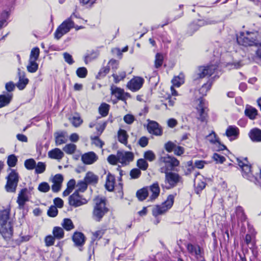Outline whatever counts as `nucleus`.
Listing matches in <instances>:
<instances>
[{"instance_id": "obj_1", "label": "nucleus", "mask_w": 261, "mask_h": 261, "mask_svg": "<svg viewBox=\"0 0 261 261\" xmlns=\"http://www.w3.org/2000/svg\"><path fill=\"white\" fill-rule=\"evenodd\" d=\"M237 40L238 44L245 46L260 45L261 35L256 32H241Z\"/></svg>"}, {"instance_id": "obj_2", "label": "nucleus", "mask_w": 261, "mask_h": 261, "mask_svg": "<svg viewBox=\"0 0 261 261\" xmlns=\"http://www.w3.org/2000/svg\"><path fill=\"white\" fill-rule=\"evenodd\" d=\"M94 202L92 218L95 221L100 222L104 215L108 212L109 209L106 206L105 199L97 197L94 199Z\"/></svg>"}, {"instance_id": "obj_3", "label": "nucleus", "mask_w": 261, "mask_h": 261, "mask_svg": "<svg viewBox=\"0 0 261 261\" xmlns=\"http://www.w3.org/2000/svg\"><path fill=\"white\" fill-rule=\"evenodd\" d=\"M238 164L241 169L243 176L250 181L255 182L257 176L253 173L251 165L249 163L247 158H237Z\"/></svg>"}, {"instance_id": "obj_4", "label": "nucleus", "mask_w": 261, "mask_h": 261, "mask_svg": "<svg viewBox=\"0 0 261 261\" xmlns=\"http://www.w3.org/2000/svg\"><path fill=\"white\" fill-rule=\"evenodd\" d=\"M159 161L161 164H164V165L160 168V171L161 173L171 172L179 164L178 160L175 157L169 154H165L164 156H161Z\"/></svg>"}, {"instance_id": "obj_5", "label": "nucleus", "mask_w": 261, "mask_h": 261, "mask_svg": "<svg viewBox=\"0 0 261 261\" xmlns=\"http://www.w3.org/2000/svg\"><path fill=\"white\" fill-rule=\"evenodd\" d=\"M10 173L6 177L7 182L5 185V190L9 193H15L19 180L18 172L14 169H10Z\"/></svg>"}, {"instance_id": "obj_6", "label": "nucleus", "mask_w": 261, "mask_h": 261, "mask_svg": "<svg viewBox=\"0 0 261 261\" xmlns=\"http://www.w3.org/2000/svg\"><path fill=\"white\" fill-rule=\"evenodd\" d=\"M73 16L77 17L74 13L71 16L64 20L57 28L55 33V37L57 39H60L64 35L70 31L74 27V22L72 20Z\"/></svg>"}, {"instance_id": "obj_7", "label": "nucleus", "mask_w": 261, "mask_h": 261, "mask_svg": "<svg viewBox=\"0 0 261 261\" xmlns=\"http://www.w3.org/2000/svg\"><path fill=\"white\" fill-rule=\"evenodd\" d=\"M165 185H162L163 188L170 189L176 186L179 183L182 182V178L178 174L172 172H165Z\"/></svg>"}, {"instance_id": "obj_8", "label": "nucleus", "mask_w": 261, "mask_h": 261, "mask_svg": "<svg viewBox=\"0 0 261 261\" xmlns=\"http://www.w3.org/2000/svg\"><path fill=\"white\" fill-rule=\"evenodd\" d=\"M199 103L196 107L197 119L200 122H206L208 117V104L205 99L200 97L198 99Z\"/></svg>"}, {"instance_id": "obj_9", "label": "nucleus", "mask_w": 261, "mask_h": 261, "mask_svg": "<svg viewBox=\"0 0 261 261\" xmlns=\"http://www.w3.org/2000/svg\"><path fill=\"white\" fill-rule=\"evenodd\" d=\"M174 196L170 195L168 196L166 200L161 205H156L152 210V215L155 217L159 215L163 214L170 209L174 202Z\"/></svg>"}, {"instance_id": "obj_10", "label": "nucleus", "mask_w": 261, "mask_h": 261, "mask_svg": "<svg viewBox=\"0 0 261 261\" xmlns=\"http://www.w3.org/2000/svg\"><path fill=\"white\" fill-rule=\"evenodd\" d=\"M218 65L211 64L206 66H199L195 73V79H202L211 76L217 70Z\"/></svg>"}, {"instance_id": "obj_11", "label": "nucleus", "mask_w": 261, "mask_h": 261, "mask_svg": "<svg viewBox=\"0 0 261 261\" xmlns=\"http://www.w3.org/2000/svg\"><path fill=\"white\" fill-rule=\"evenodd\" d=\"M33 188H30L29 189L23 188L19 191L17 197V203L20 210L23 209L25 202L29 200V195L31 194V192Z\"/></svg>"}, {"instance_id": "obj_12", "label": "nucleus", "mask_w": 261, "mask_h": 261, "mask_svg": "<svg viewBox=\"0 0 261 261\" xmlns=\"http://www.w3.org/2000/svg\"><path fill=\"white\" fill-rule=\"evenodd\" d=\"M0 233L5 240H10L13 233L12 223L11 222L2 223L0 226Z\"/></svg>"}, {"instance_id": "obj_13", "label": "nucleus", "mask_w": 261, "mask_h": 261, "mask_svg": "<svg viewBox=\"0 0 261 261\" xmlns=\"http://www.w3.org/2000/svg\"><path fill=\"white\" fill-rule=\"evenodd\" d=\"M144 83L143 78L140 76H135L127 83V87L132 92H136L142 87Z\"/></svg>"}, {"instance_id": "obj_14", "label": "nucleus", "mask_w": 261, "mask_h": 261, "mask_svg": "<svg viewBox=\"0 0 261 261\" xmlns=\"http://www.w3.org/2000/svg\"><path fill=\"white\" fill-rule=\"evenodd\" d=\"M87 203V200L75 191L69 197V204L74 207H78Z\"/></svg>"}, {"instance_id": "obj_15", "label": "nucleus", "mask_w": 261, "mask_h": 261, "mask_svg": "<svg viewBox=\"0 0 261 261\" xmlns=\"http://www.w3.org/2000/svg\"><path fill=\"white\" fill-rule=\"evenodd\" d=\"M186 248L189 254L194 256L197 259L203 258V252L199 245L188 243L186 245Z\"/></svg>"}, {"instance_id": "obj_16", "label": "nucleus", "mask_w": 261, "mask_h": 261, "mask_svg": "<svg viewBox=\"0 0 261 261\" xmlns=\"http://www.w3.org/2000/svg\"><path fill=\"white\" fill-rule=\"evenodd\" d=\"M147 121L148 122L147 129L149 133L157 136L162 135L163 130L157 122L150 119H148Z\"/></svg>"}, {"instance_id": "obj_17", "label": "nucleus", "mask_w": 261, "mask_h": 261, "mask_svg": "<svg viewBox=\"0 0 261 261\" xmlns=\"http://www.w3.org/2000/svg\"><path fill=\"white\" fill-rule=\"evenodd\" d=\"M111 91L112 94L114 95L118 100L125 101L127 98L130 97V94L128 93L125 92L123 89L115 85L111 86Z\"/></svg>"}, {"instance_id": "obj_18", "label": "nucleus", "mask_w": 261, "mask_h": 261, "mask_svg": "<svg viewBox=\"0 0 261 261\" xmlns=\"http://www.w3.org/2000/svg\"><path fill=\"white\" fill-rule=\"evenodd\" d=\"M118 159L120 163L126 165L134 160V155L130 151H118Z\"/></svg>"}, {"instance_id": "obj_19", "label": "nucleus", "mask_w": 261, "mask_h": 261, "mask_svg": "<svg viewBox=\"0 0 261 261\" xmlns=\"http://www.w3.org/2000/svg\"><path fill=\"white\" fill-rule=\"evenodd\" d=\"M215 20H211L209 18L206 19H199L196 22H193L191 23L189 27V29L193 32L197 31L199 28L202 26L208 24H212L215 23Z\"/></svg>"}, {"instance_id": "obj_20", "label": "nucleus", "mask_w": 261, "mask_h": 261, "mask_svg": "<svg viewBox=\"0 0 261 261\" xmlns=\"http://www.w3.org/2000/svg\"><path fill=\"white\" fill-rule=\"evenodd\" d=\"M98 155L93 151L85 153L82 155L81 160L86 165H91L97 161Z\"/></svg>"}, {"instance_id": "obj_21", "label": "nucleus", "mask_w": 261, "mask_h": 261, "mask_svg": "<svg viewBox=\"0 0 261 261\" xmlns=\"http://www.w3.org/2000/svg\"><path fill=\"white\" fill-rule=\"evenodd\" d=\"M240 134V130L238 127L235 125H229L225 132V135L231 141L238 139Z\"/></svg>"}, {"instance_id": "obj_22", "label": "nucleus", "mask_w": 261, "mask_h": 261, "mask_svg": "<svg viewBox=\"0 0 261 261\" xmlns=\"http://www.w3.org/2000/svg\"><path fill=\"white\" fill-rule=\"evenodd\" d=\"M194 176V186L195 187V191L197 194H199L205 187L206 183L205 180L199 173H195Z\"/></svg>"}, {"instance_id": "obj_23", "label": "nucleus", "mask_w": 261, "mask_h": 261, "mask_svg": "<svg viewBox=\"0 0 261 261\" xmlns=\"http://www.w3.org/2000/svg\"><path fill=\"white\" fill-rule=\"evenodd\" d=\"M236 216L234 214L231 215V219L232 223H236L237 220L238 222H244L246 219V216L245 215L243 208L238 206L236 208Z\"/></svg>"}, {"instance_id": "obj_24", "label": "nucleus", "mask_w": 261, "mask_h": 261, "mask_svg": "<svg viewBox=\"0 0 261 261\" xmlns=\"http://www.w3.org/2000/svg\"><path fill=\"white\" fill-rule=\"evenodd\" d=\"M18 76L19 81L16 84L17 87L20 90L25 88L29 83V79L25 77V73L21 71L19 68L18 69Z\"/></svg>"}, {"instance_id": "obj_25", "label": "nucleus", "mask_w": 261, "mask_h": 261, "mask_svg": "<svg viewBox=\"0 0 261 261\" xmlns=\"http://www.w3.org/2000/svg\"><path fill=\"white\" fill-rule=\"evenodd\" d=\"M72 240L75 245L79 247V250H83L82 246L85 242V237L84 234L80 232H75L72 236Z\"/></svg>"}, {"instance_id": "obj_26", "label": "nucleus", "mask_w": 261, "mask_h": 261, "mask_svg": "<svg viewBox=\"0 0 261 261\" xmlns=\"http://www.w3.org/2000/svg\"><path fill=\"white\" fill-rule=\"evenodd\" d=\"M56 145H60L67 142L68 140L67 133L65 131H59L54 134Z\"/></svg>"}, {"instance_id": "obj_27", "label": "nucleus", "mask_w": 261, "mask_h": 261, "mask_svg": "<svg viewBox=\"0 0 261 261\" xmlns=\"http://www.w3.org/2000/svg\"><path fill=\"white\" fill-rule=\"evenodd\" d=\"M115 183V176L111 173L109 172L106 178V182L105 184L106 189L109 191H113L114 189Z\"/></svg>"}, {"instance_id": "obj_28", "label": "nucleus", "mask_w": 261, "mask_h": 261, "mask_svg": "<svg viewBox=\"0 0 261 261\" xmlns=\"http://www.w3.org/2000/svg\"><path fill=\"white\" fill-rule=\"evenodd\" d=\"M249 137L253 142H261V129L257 128L251 129L249 132Z\"/></svg>"}, {"instance_id": "obj_29", "label": "nucleus", "mask_w": 261, "mask_h": 261, "mask_svg": "<svg viewBox=\"0 0 261 261\" xmlns=\"http://www.w3.org/2000/svg\"><path fill=\"white\" fill-rule=\"evenodd\" d=\"M148 188V191L149 190L151 193L150 198L151 200L156 199L159 195L160 193V189L158 182L153 183Z\"/></svg>"}, {"instance_id": "obj_30", "label": "nucleus", "mask_w": 261, "mask_h": 261, "mask_svg": "<svg viewBox=\"0 0 261 261\" xmlns=\"http://www.w3.org/2000/svg\"><path fill=\"white\" fill-rule=\"evenodd\" d=\"M48 155L51 159L61 160L64 156V153L60 149L56 148L50 150Z\"/></svg>"}, {"instance_id": "obj_31", "label": "nucleus", "mask_w": 261, "mask_h": 261, "mask_svg": "<svg viewBox=\"0 0 261 261\" xmlns=\"http://www.w3.org/2000/svg\"><path fill=\"white\" fill-rule=\"evenodd\" d=\"M245 114L250 119L253 120L257 115V110L250 105H246L245 110Z\"/></svg>"}, {"instance_id": "obj_32", "label": "nucleus", "mask_w": 261, "mask_h": 261, "mask_svg": "<svg viewBox=\"0 0 261 261\" xmlns=\"http://www.w3.org/2000/svg\"><path fill=\"white\" fill-rule=\"evenodd\" d=\"M89 184H96L98 180V177L92 172H88L86 173L84 179Z\"/></svg>"}, {"instance_id": "obj_33", "label": "nucleus", "mask_w": 261, "mask_h": 261, "mask_svg": "<svg viewBox=\"0 0 261 261\" xmlns=\"http://www.w3.org/2000/svg\"><path fill=\"white\" fill-rule=\"evenodd\" d=\"M10 9H7L3 10L0 16V29L3 28V26H6L7 24V20L8 19L10 15Z\"/></svg>"}, {"instance_id": "obj_34", "label": "nucleus", "mask_w": 261, "mask_h": 261, "mask_svg": "<svg viewBox=\"0 0 261 261\" xmlns=\"http://www.w3.org/2000/svg\"><path fill=\"white\" fill-rule=\"evenodd\" d=\"M128 137V136L126 130L120 129L118 132V141L125 145H126L127 144Z\"/></svg>"}, {"instance_id": "obj_35", "label": "nucleus", "mask_w": 261, "mask_h": 261, "mask_svg": "<svg viewBox=\"0 0 261 261\" xmlns=\"http://www.w3.org/2000/svg\"><path fill=\"white\" fill-rule=\"evenodd\" d=\"M149 194L148 188L145 187L138 190L136 193L137 196L139 200L143 201L146 199Z\"/></svg>"}, {"instance_id": "obj_36", "label": "nucleus", "mask_w": 261, "mask_h": 261, "mask_svg": "<svg viewBox=\"0 0 261 261\" xmlns=\"http://www.w3.org/2000/svg\"><path fill=\"white\" fill-rule=\"evenodd\" d=\"M11 99L9 94L0 95V108L8 105Z\"/></svg>"}, {"instance_id": "obj_37", "label": "nucleus", "mask_w": 261, "mask_h": 261, "mask_svg": "<svg viewBox=\"0 0 261 261\" xmlns=\"http://www.w3.org/2000/svg\"><path fill=\"white\" fill-rule=\"evenodd\" d=\"M54 237L57 239H61L64 236V230L62 228L58 226L55 227L53 230Z\"/></svg>"}, {"instance_id": "obj_38", "label": "nucleus", "mask_w": 261, "mask_h": 261, "mask_svg": "<svg viewBox=\"0 0 261 261\" xmlns=\"http://www.w3.org/2000/svg\"><path fill=\"white\" fill-rule=\"evenodd\" d=\"M110 108V106L109 105L106 103H101L98 109L99 114L102 117H106L109 113Z\"/></svg>"}, {"instance_id": "obj_39", "label": "nucleus", "mask_w": 261, "mask_h": 261, "mask_svg": "<svg viewBox=\"0 0 261 261\" xmlns=\"http://www.w3.org/2000/svg\"><path fill=\"white\" fill-rule=\"evenodd\" d=\"M212 85V82L210 81L203 84L199 89V94L202 96L206 95L207 91L211 89Z\"/></svg>"}, {"instance_id": "obj_40", "label": "nucleus", "mask_w": 261, "mask_h": 261, "mask_svg": "<svg viewBox=\"0 0 261 261\" xmlns=\"http://www.w3.org/2000/svg\"><path fill=\"white\" fill-rule=\"evenodd\" d=\"M76 149V145L73 143L67 144L63 148V150L68 154H73Z\"/></svg>"}, {"instance_id": "obj_41", "label": "nucleus", "mask_w": 261, "mask_h": 261, "mask_svg": "<svg viewBox=\"0 0 261 261\" xmlns=\"http://www.w3.org/2000/svg\"><path fill=\"white\" fill-rule=\"evenodd\" d=\"M28 72L30 73L35 72L38 69V64L36 61L29 60L28 65L27 66Z\"/></svg>"}, {"instance_id": "obj_42", "label": "nucleus", "mask_w": 261, "mask_h": 261, "mask_svg": "<svg viewBox=\"0 0 261 261\" xmlns=\"http://www.w3.org/2000/svg\"><path fill=\"white\" fill-rule=\"evenodd\" d=\"M10 216V210L8 209H5L0 211V221L2 223H8L7 221L9 219Z\"/></svg>"}, {"instance_id": "obj_43", "label": "nucleus", "mask_w": 261, "mask_h": 261, "mask_svg": "<svg viewBox=\"0 0 261 261\" xmlns=\"http://www.w3.org/2000/svg\"><path fill=\"white\" fill-rule=\"evenodd\" d=\"M62 225L63 228L67 231H70L74 228V225L71 219L68 218L64 219Z\"/></svg>"}, {"instance_id": "obj_44", "label": "nucleus", "mask_w": 261, "mask_h": 261, "mask_svg": "<svg viewBox=\"0 0 261 261\" xmlns=\"http://www.w3.org/2000/svg\"><path fill=\"white\" fill-rule=\"evenodd\" d=\"M40 50L37 47L32 48L30 55L29 60L35 61L38 60L39 56Z\"/></svg>"}, {"instance_id": "obj_45", "label": "nucleus", "mask_w": 261, "mask_h": 261, "mask_svg": "<svg viewBox=\"0 0 261 261\" xmlns=\"http://www.w3.org/2000/svg\"><path fill=\"white\" fill-rule=\"evenodd\" d=\"M70 121L72 124L75 127L80 126L83 123V120L78 114L73 116L70 119Z\"/></svg>"}, {"instance_id": "obj_46", "label": "nucleus", "mask_w": 261, "mask_h": 261, "mask_svg": "<svg viewBox=\"0 0 261 261\" xmlns=\"http://www.w3.org/2000/svg\"><path fill=\"white\" fill-rule=\"evenodd\" d=\"M105 233V230H99L97 231H96L94 232H93V237L92 238V241H91V245L90 246V248H91L92 246L93 245L94 241L96 239H100L102 238L103 235Z\"/></svg>"}, {"instance_id": "obj_47", "label": "nucleus", "mask_w": 261, "mask_h": 261, "mask_svg": "<svg viewBox=\"0 0 261 261\" xmlns=\"http://www.w3.org/2000/svg\"><path fill=\"white\" fill-rule=\"evenodd\" d=\"M88 184L84 179L83 180L79 181L76 185L77 189L75 191L83 192L87 189Z\"/></svg>"}, {"instance_id": "obj_48", "label": "nucleus", "mask_w": 261, "mask_h": 261, "mask_svg": "<svg viewBox=\"0 0 261 261\" xmlns=\"http://www.w3.org/2000/svg\"><path fill=\"white\" fill-rule=\"evenodd\" d=\"M163 56L160 53H157L155 55V58L154 61V66L156 68H160L163 64Z\"/></svg>"}, {"instance_id": "obj_49", "label": "nucleus", "mask_w": 261, "mask_h": 261, "mask_svg": "<svg viewBox=\"0 0 261 261\" xmlns=\"http://www.w3.org/2000/svg\"><path fill=\"white\" fill-rule=\"evenodd\" d=\"M112 76L115 83H119L120 81L123 80L126 76V72L124 71H120L118 74L113 73Z\"/></svg>"}, {"instance_id": "obj_50", "label": "nucleus", "mask_w": 261, "mask_h": 261, "mask_svg": "<svg viewBox=\"0 0 261 261\" xmlns=\"http://www.w3.org/2000/svg\"><path fill=\"white\" fill-rule=\"evenodd\" d=\"M36 162L33 159L26 160L24 161V166L28 170H33L36 167Z\"/></svg>"}, {"instance_id": "obj_51", "label": "nucleus", "mask_w": 261, "mask_h": 261, "mask_svg": "<svg viewBox=\"0 0 261 261\" xmlns=\"http://www.w3.org/2000/svg\"><path fill=\"white\" fill-rule=\"evenodd\" d=\"M35 173L36 174H41L43 173L46 169V165L44 163L39 162L36 164Z\"/></svg>"}, {"instance_id": "obj_52", "label": "nucleus", "mask_w": 261, "mask_h": 261, "mask_svg": "<svg viewBox=\"0 0 261 261\" xmlns=\"http://www.w3.org/2000/svg\"><path fill=\"white\" fill-rule=\"evenodd\" d=\"M17 162V158L14 154H11L8 156L7 164L10 167H14Z\"/></svg>"}, {"instance_id": "obj_53", "label": "nucleus", "mask_w": 261, "mask_h": 261, "mask_svg": "<svg viewBox=\"0 0 261 261\" xmlns=\"http://www.w3.org/2000/svg\"><path fill=\"white\" fill-rule=\"evenodd\" d=\"M50 186L46 182H42L40 183L38 187V190L43 193H46L50 190Z\"/></svg>"}, {"instance_id": "obj_54", "label": "nucleus", "mask_w": 261, "mask_h": 261, "mask_svg": "<svg viewBox=\"0 0 261 261\" xmlns=\"http://www.w3.org/2000/svg\"><path fill=\"white\" fill-rule=\"evenodd\" d=\"M76 73L78 77L80 78H85L87 75L88 71L85 67H79L77 69Z\"/></svg>"}, {"instance_id": "obj_55", "label": "nucleus", "mask_w": 261, "mask_h": 261, "mask_svg": "<svg viewBox=\"0 0 261 261\" xmlns=\"http://www.w3.org/2000/svg\"><path fill=\"white\" fill-rule=\"evenodd\" d=\"M144 158L146 160L152 162L155 159V155L151 150H148L144 152Z\"/></svg>"}, {"instance_id": "obj_56", "label": "nucleus", "mask_w": 261, "mask_h": 261, "mask_svg": "<svg viewBox=\"0 0 261 261\" xmlns=\"http://www.w3.org/2000/svg\"><path fill=\"white\" fill-rule=\"evenodd\" d=\"M108 162L111 165H116L118 162L119 163L118 159V151L117 154H111L107 158Z\"/></svg>"}, {"instance_id": "obj_57", "label": "nucleus", "mask_w": 261, "mask_h": 261, "mask_svg": "<svg viewBox=\"0 0 261 261\" xmlns=\"http://www.w3.org/2000/svg\"><path fill=\"white\" fill-rule=\"evenodd\" d=\"M109 71L110 67L109 66L101 68L96 75V77L97 79H101L109 73Z\"/></svg>"}, {"instance_id": "obj_58", "label": "nucleus", "mask_w": 261, "mask_h": 261, "mask_svg": "<svg viewBox=\"0 0 261 261\" xmlns=\"http://www.w3.org/2000/svg\"><path fill=\"white\" fill-rule=\"evenodd\" d=\"M137 166L140 169L145 170L148 168V164L145 159H140L137 161Z\"/></svg>"}, {"instance_id": "obj_59", "label": "nucleus", "mask_w": 261, "mask_h": 261, "mask_svg": "<svg viewBox=\"0 0 261 261\" xmlns=\"http://www.w3.org/2000/svg\"><path fill=\"white\" fill-rule=\"evenodd\" d=\"M172 83L173 86L179 87L181 84L184 83L183 77L180 76H175L172 80Z\"/></svg>"}, {"instance_id": "obj_60", "label": "nucleus", "mask_w": 261, "mask_h": 261, "mask_svg": "<svg viewBox=\"0 0 261 261\" xmlns=\"http://www.w3.org/2000/svg\"><path fill=\"white\" fill-rule=\"evenodd\" d=\"M91 139L92 141V143L95 146L102 148L104 143L99 138L98 136L91 137Z\"/></svg>"}, {"instance_id": "obj_61", "label": "nucleus", "mask_w": 261, "mask_h": 261, "mask_svg": "<svg viewBox=\"0 0 261 261\" xmlns=\"http://www.w3.org/2000/svg\"><path fill=\"white\" fill-rule=\"evenodd\" d=\"M207 139L210 141V142L212 143H219V138L217 137V135L214 132H213L212 133L210 134L207 137Z\"/></svg>"}, {"instance_id": "obj_62", "label": "nucleus", "mask_w": 261, "mask_h": 261, "mask_svg": "<svg viewBox=\"0 0 261 261\" xmlns=\"http://www.w3.org/2000/svg\"><path fill=\"white\" fill-rule=\"evenodd\" d=\"M135 120V117L132 114H128L123 117L124 121L128 124H132L134 122Z\"/></svg>"}, {"instance_id": "obj_63", "label": "nucleus", "mask_w": 261, "mask_h": 261, "mask_svg": "<svg viewBox=\"0 0 261 261\" xmlns=\"http://www.w3.org/2000/svg\"><path fill=\"white\" fill-rule=\"evenodd\" d=\"M176 145L173 142L169 141L165 144V148L167 151L171 152L174 150Z\"/></svg>"}, {"instance_id": "obj_64", "label": "nucleus", "mask_w": 261, "mask_h": 261, "mask_svg": "<svg viewBox=\"0 0 261 261\" xmlns=\"http://www.w3.org/2000/svg\"><path fill=\"white\" fill-rule=\"evenodd\" d=\"M58 211L56 206H51L47 211V214L51 217H56L58 214Z\"/></svg>"}]
</instances>
